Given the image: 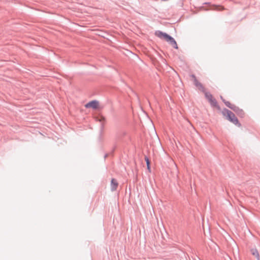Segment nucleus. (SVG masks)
I'll list each match as a JSON object with an SVG mask.
<instances>
[{"instance_id":"1","label":"nucleus","mask_w":260,"mask_h":260,"mask_svg":"<svg viewBox=\"0 0 260 260\" xmlns=\"http://www.w3.org/2000/svg\"><path fill=\"white\" fill-rule=\"evenodd\" d=\"M155 35L159 38L164 39L166 41L169 42L175 48L178 49V46L175 40L167 34L160 31H157L155 32Z\"/></svg>"},{"instance_id":"2","label":"nucleus","mask_w":260,"mask_h":260,"mask_svg":"<svg viewBox=\"0 0 260 260\" xmlns=\"http://www.w3.org/2000/svg\"><path fill=\"white\" fill-rule=\"evenodd\" d=\"M222 114L224 116H226L227 119L234 124L240 125L238 119L235 116V114L231 111L228 109H224L222 111Z\"/></svg>"},{"instance_id":"3","label":"nucleus","mask_w":260,"mask_h":260,"mask_svg":"<svg viewBox=\"0 0 260 260\" xmlns=\"http://www.w3.org/2000/svg\"><path fill=\"white\" fill-rule=\"evenodd\" d=\"M205 96L212 107H215L218 110H220V107L218 105L216 100L213 97L212 94L206 92L205 93Z\"/></svg>"},{"instance_id":"4","label":"nucleus","mask_w":260,"mask_h":260,"mask_svg":"<svg viewBox=\"0 0 260 260\" xmlns=\"http://www.w3.org/2000/svg\"><path fill=\"white\" fill-rule=\"evenodd\" d=\"M221 99L223 102L225 104V105L228 107L229 108H231L233 110H234L235 112H237L239 110H240L239 108L236 106L232 104L230 102L225 101L224 99L222 98V96H221Z\"/></svg>"},{"instance_id":"5","label":"nucleus","mask_w":260,"mask_h":260,"mask_svg":"<svg viewBox=\"0 0 260 260\" xmlns=\"http://www.w3.org/2000/svg\"><path fill=\"white\" fill-rule=\"evenodd\" d=\"M85 107L87 108H92L93 109H96L99 107V102L96 101H92L87 103Z\"/></svg>"},{"instance_id":"6","label":"nucleus","mask_w":260,"mask_h":260,"mask_svg":"<svg viewBox=\"0 0 260 260\" xmlns=\"http://www.w3.org/2000/svg\"><path fill=\"white\" fill-rule=\"evenodd\" d=\"M118 185L117 181L115 179H112L111 181V187L112 191L115 190Z\"/></svg>"},{"instance_id":"7","label":"nucleus","mask_w":260,"mask_h":260,"mask_svg":"<svg viewBox=\"0 0 260 260\" xmlns=\"http://www.w3.org/2000/svg\"><path fill=\"white\" fill-rule=\"evenodd\" d=\"M252 254L259 259V253L256 249H252L251 250Z\"/></svg>"},{"instance_id":"8","label":"nucleus","mask_w":260,"mask_h":260,"mask_svg":"<svg viewBox=\"0 0 260 260\" xmlns=\"http://www.w3.org/2000/svg\"><path fill=\"white\" fill-rule=\"evenodd\" d=\"M191 77L192 78V79H193V81H194V83L195 84V85L198 87H202V85L201 83H200L197 79H196V77H195L194 75H191Z\"/></svg>"},{"instance_id":"9","label":"nucleus","mask_w":260,"mask_h":260,"mask_svg":"<svg viewBox=\"0 0 260 260\" xmlns=\"http://www.w3.org/2000/svg\"><path fill=\"white\" fill-rule=\"evenodd\" d=\"M145 160H146V163H147V169L148 170V171H149V172H150V171H151V170H150V161H149V159H148V157H145Z\"/></svg>"}]
</instances>
